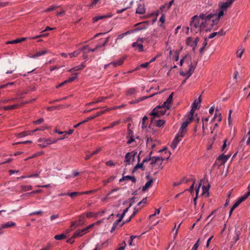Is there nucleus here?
Instances as JSON below:
<instances>
[{"instance_id": "1", "label": "nucleus", "mask_w": 250, "mask_h": 250, "mask_svg": "<svg viewBox=\"0 0 250 250\" xmlns=\"http://www.w3.org/2000/svg\"><path fill=\"white\" fill-rule=\"evenodd\" d=\"M191 31H194L196 33L201 32L202 30L204 29L206 27V25L204 21L200 22L198 17L197 15L194 16L191 18L190 22Z\"/></svg>"}, {"instance_id": "2", "label": "nucleus", "mask_w": 250, "mask_h": 250, "mask_svg": "<svg viewBox=\"0 0 250 250\" xmlns=\"http://www.w3.org/2000/svg\"><path fill=\"white\" fill-rule=\"evenodd\" d=\"M235 0H229L225 2L219 4L220 11L216 19L212 20L213 24H217L220 20V18L224 15V11H226L228 7H230Z\"/></svg>"}, {"instance_id": "3", "label": "nucleus", "mask_w": 250, "mask_h": 250, "mask_svg": "<svg viewBox=\"0 0 250 250\" xmlns=\"http://www.w3.org/2000/svg\"><path fill=\"white\" fill-rule=\"evenodd\" d=\"M167 109L166 107L162 106V105L156 106L149 113V115L152 116L151 122L152 123L156 118H160L166 113Z\"/></svg>"}, {"instance_id": "4", "label": "nucleus", "mask_w": 250, "mask_h": 250, "mask_svg": "<svg viewBox=\"0 0 250 250\" xmlns=\"http://www.w3.org/2000/svg\"><path fill=\"white\" fill-rule=\"evenodd\" d=\"M198 61H194L193 62L191 61L190 63L188 65L189 69L187 72V78H188L190 76H191L192 73H193L194 70L195 69L196 66L197 64Z\"/></svg>"}, {"instance_id": "5", "label": "nucleus", "mask_w": 250, "mask_h": 250, "mask_svg": "<svg viewBox=\"0 0 250 250\" xmlns=\"http://www.w3.org/2000/svg\"><path fill=\"white\" fill-rule=\"evenodd\" d=\"M216 14H209L208 15H206L204 14H201L199 16H198L199 18V19L200 20V19L202 20V21H204L205 24L206 25L208 21H209L210 19L214 17L215 16H216Z\"/></svg>"}, {"instance_id": "6", "label": "nucleus", "mask_w": 250, "mask_h": 250, "mask_svg": "<svg viewBox=\"0 0 250 250\" xmlns=\"http://www.w3.org/2000/svg\"><path fill=\"white\" fill-rule=\"evenodd\" d=\"M136 154V153L134 151L127 153L125 156V162H126L127 164L130 165L131 160L132 162L134 161V157Z\"/></svg>"}, {"instance_id": "7", "label": "nucleus", "mask_w": 250, "mask_h": 250, "mask_svg": "<svg viewBox=\"0 0 250 250\" xmlns=\"http://www.w3.org/2000/svg\"><path fill=\"white\" fill-rule=\"evenodd\" d=\"M192 41L191 37H188L186 41V42L187 45L192 46H197L198 42L199 41V38L196 37L195 40L192 42V43H190V42Z\"/></svg>"}, {"instance_id": "8", "label": "nucleus", "mask_w": 250, "mask_h": 250, "mask_svg": "<svg viewBox=\"0 0 250 250\" xmlns=\"http://www.w3.org/2000/svg\"><path fill=\"white\" fill-rule=\"evenodd\" d=\"M230 155H225L224 154H222L218 157L217 160L221 161V163H220L221 165H224L227 162V161L228 160V159L230 157Z\"/></svg>"}, {"instance_id": "9", "label": "nucleus", "mask_w": 250, "mask_h": 250, "mask_svg": "<svg viewBox=\"0 0 250 250\" xmlns=\"http://www.w3.org/2000/svg\"><path fill=\"white\" fill-rule=\"evenodd\" d=\"M124 173L123 174V175H124ZM125 180H131L133 183L136 182V179L134 176H123V177L119 180V181L121 182Z\"/></svg>"}, {"instance_id": "10", "label": "nucleus", "mask_w": 250, "mask_h": 250, "mask_svg": "<svg viewBox=\"0 0 250 250\" xmlns=\"http://www.w3.org/2000/svg\"><path fill=\"white\" fill-rule=\"evenodd\" d=\"M43 141L45 142L46 144H40L39 145L40 146H41V147H42V148L46 147L47 146V145H50V144H52V140H51L50 139H45L40 138L38 140L39 142H42Z\"/></svg>"}, {"instance_id": "11", "label": "nucleus", "mask_w": 250, "mask_h": 250, "mask_svg": "<svg viewBox=\"0 0 250 250\" xmlns=\"http://www.w3.org/2000/svg\"><path fill=\"white\" fill-rule=\"evenodd\" d=\"M240 231H235V232L232 235H230V237L234 243H236L239 240V237L240 234Z\"/></svg>"}, {"instance_id": "12", "label": "nucleus", "mask_w": 250, "mask_h": 250, "mask_svg": "<svg viewBox=\"0 0 250 250\" xmlns=\"http://www.w3.org/2000/svg\"><path fill=\"white\" fill-rule=\"evenodd\" d=\"M109 37H107L105 41H104V42L102 44H98L96 46V47L94 48V49H88V51H91V52H94L96 50H97L98 49L103 47V46H104L106 45V43L108 42V41H109Z\"/></svg>"}, {"instance_id": "13", "label": "nucleus", "mask_w": 250, "mask_h": 250, "mask_svg": "<svg viewBox=\"0 0 250 250\" xmlns=\"http://www.w3.org/2000/svg\"><path fill=\"white\" fill-rule=\"evenodd\" d=\"M152 123L155 124L156 126L161 127L163 126L165 124V121L161 119L155 120V119H154Z\"/></svg>"}, {"instance_id": "14", "label": "nucleus", "mask_w": 250, "mask_h": 250, "mask_svg": "<svg viewBox=\"0 0 250 250\" xmlns=\"http://www.w3.org/2000/svg\"><path fill=\"white\" fill-rule=\"evenodd\" d=\"M146 9L144 4H140L136 9V13L139 14H143L145 13Z\"/></svg>"}, {"instance_id": "15", "label": "nucleus", "mask_w": 250, "mask_h": 250, "mask_svg": "<svg viewBox=\"0 0 250 250\" xmlns=\"http://www.w3.org/2000/svg\"><path fill=\"white\" fill-rule=\"evenodd\" d=\"M153 183V180L152 179H150L148 181H147L145 185L142 188V191L145 192L148 188L150 187Z\"/></svg>"}, {"instance_id": "16", "label": "nucleus", "mask_w": 250, "mask_h": 250, "mask_svg": "<svg viewBox=\"0 0 250 250\" xmlns=\"http://www.w3.org/2000/svg\"><path fill=\"white\" fill-rule=\"evenodd\" d=\"M26 39V38H21L20 39H17L13 41H9L6 42V44H14V43H18L21 42L23 41H25Z\"/></svg>"}, {"instance_id": "17", "label": "nucleus", "mask_w": 250, "mask_h": 250, "mask_svg": "<svg viewBox=\"0 0 250 250\" xmlns=\"http://www.w3.org/2000/svg\"><path fill=\"white\" fill-rule=\"evenodd\" d=\"M125 59L126 56H124L123 58L120 59L117 61L112 62L110 64H112L114 67H116L118 65L122 64Z\"/></svg>"}, {"instance_id": "18", "label": "nucleus", "mask_w": 250, "mask_h": 250, "mask_svg": "<svg viewBox=\"0 0 250 250\" xmlns=\"http://www.w3.org/2000/svg\"><path fill=\"white\" fill-rule=\"evenodd\" d=\"M15 225H16V224L14 222H7L6 223L2 224L1 225V226L0 227V229H2L7 228L14 227V226H15Z\"/></svg>"}, {"instance_id": "19", "label": "nucleus", "mask_w": 250, "mask_h": 250, "mask_svg": "<svg viewBox=\"0 0 250 250\" xmlns=\"http://www.w3.org/2000/svg\"><path fill=\"white\" fill-rule=\"evenodd\" d=\"M85 67L84 63H82L80 65L76 66L74 67L73 68L69 69L68 70L69 72H72V71H79L82 70L83 68Z\"/></svg>"}, {"instance_id": "20", "label": "nucleus", "mask_w": 250, "mask_h": 250, "mask_svg": "<svg viewBox=\"0 0 250 250\" xmlns=\"http://www.w3.org/2000/svg\"><path fill=\"white\" fill-rule=\"evenodd\" d=\"M112 16V15H103V16H99L95 17L93 18V22H96L99 20H103L105 18H107L111 17Z\"/></svg>"}, {"instance_id": "21", "label": "nucleus", "mask_w": 250, "mask_h": 250, "mask_svg": "<svg viewBox=\"0 0 250 250\" xmlns=\"http://www.w3.org/2000/svg\"><path fill=\"white\" fill-rule=\"evenodd\" d=\"M180 141L179 138H178V137H175L171 144V147L173 149H175Z\"/></svg>"}, {"instance_id": "22", "label": "nucleus", "mask_w": 250, "mask_h": 250, "mask_svg": "<svg viewBox=\"0 0 250 250\" xmlns=\"http://www.w3.org/2000/svg\"><path fill=\"white\" fill-rule=\"evenodd\" d=\"M210 188V185L209 184H208L207 186H203L202 187L203 192L202 194L204 195L205 194H207V196H209V189Z\"/></svg>"}, {"instance_id": "23", "label": "nucleus", "mask_w": 250, "mask_h": 250, "mask_svg": "<svg viewBox=\"0 0 250 250\" xmlns=\"http://www.w3.org/2000/svg\"><path fill=\"white\" fill-rule=\"evenodd\" d=\"M85 232H84L83 229H79L77 231H76L73 235V237L76 238L78 237H80L83 236Z\"/></svg>"}, {"instance_id": "24", "label": "nucleus", "mask_w": 250, "mask_h": 250, "mask_svg": "<svg viewBox=\"0 0 250 250\" xmlns=\"http://www.w3.org/2000/svg\"><path fill=\"white\" fill-rule=\"evenodd\" d=\"M104 113V111H101L100 112H97L95 115H93L92 116H90L89 117H87L85 120L86 122H88L91 120H92L94 118H95L97 117H99L101 116L102 114Z\"/></svg>"}, {"instance_id": "25", "label": "nucleus", "mask_w": 250, "mask_h": 250, "mask_svg": "<svg viewBox=\"0 0 250 250\" xmlns=\"http://www.w3.org/2000/svg\"><path fill=\"white\" fill-rule=\"evenodd\" d=\"M138 42H133L132 46L134 48H137L139 51H143V45L142 43H138Z\"/></svg>"}, {"instance_id": "26", "label": "nucleus", "mask_w": 250, "mask_h": 250, "mask_svg": "<svg viewBox=\"0 0 250 250\" xmlns=\"http://www.w3.org/2000/svg\"><path fill=\"white\" fill-rule=\"evenodd\" d=\"M47 53V51L46 50H44L42 51H39L35 53L31 57L32 58H35L38 57L42 55H44Z\"/></svg>"}, {"instance_id": "27", "label": "nucleus", "mask_w": 250, "mask_h": 250, "mask_svg": "<svg viewBox=\"0 0 250 250\" xmlns=\"http://www.w3.org/2000/svg\"><path fill=\"white\" fill-rule=\"evenodd\" d=\"M172 101L168 98L166 101L163 103L162 106H165L166 107V109H169L170 108V104L172 103Z\"/></svg>"}, {"instance_id": "28", "label": "nucleus", "mask_w": 250, "mask_h": 250, "mask_svg": "<svg viewBox=\"0 0 250 250\" xmlns=\"http://www.w3.org/2000/svg\"><path fill=\"white\" fill-rule=\"evenodd\" d=\"M42 191L41 189H37V190H36L32 191H31L30 192L25 193V194H23L22 196H27V197H29L31 195H33L34 194L41 193Z\"/></svg>"}, {"instance_id": "29", "label": "nucleus", "mask_w": 250, "mask_h": 250, "mask_svg": "<svg viewBox=\"0 0 250 250\" xmlns=\"http://www.w3.org/2000/svg\"><path fill=\"white\" fill-rule=\"evenodd\" d=\"M218 110L216 109V113L214 115V116L213 117V118L212 119V121H215V120L216 119H217V121L218 122H220L221 120H222V116H221V114L219 113L218 114H217V112Z\"/></svg>"}, {"instance_id": "30", "label": "nucleus", "mask_w": 250, "mask_h": 250, "mask_svg": "<svg viewBox=\"0 0 250 250\" xmlns=\"http://www.w3.org/2000/svg\"><path fill=\"white\" fill-rule=\"evenodd\" d=\"M66 238V236L64 234H61L55 236L54 238L57 240H61Z\"/></svg>"}, {"instance_id": "31", "label": "nucleus", "mask_w": 250, "mask_h": 250, "mask_svg": "<svg viewBox=\"0 0 250 250\" xmlns=\"http://www.w3.org/2000/svg\"><path fill=\"white\" fill-rule=\"evenodd\" d=\"M81 51L77 50L74 51L73 52L69 53L68 55L70 58L75 57L80 54Z\"/></svg>"}, {"instance_id": "32", "label": "nucleus", "mask_w": 250, "mask_h": 250, "mask_svg": "<svg viewBox=\"0 0 250 250\" xmlns=\"http://www.w3.org/2000/svg\"><path fill=\"white\" fill-rule=\"evenodd\" d=\"M160 160V157H152L151 159V162L150 165L153 166L157 161Z\"/></svg>"}, {"instance_id": "33", "label": "nucleus", "mask_w": 250, "mask_h": 250, "mask_svg": "<svg viewBox=\"0 0 250 250\" xmlns=\"http://www.w3.org/2000/svg\"><path fill=\"white\" fill-rule=\"evenodd\" d=\"M189 124V122H188V121L184 122L182 124L180 129L182 130H186L187 131V127L188 125Z\"/></svg>"}, {"instance_id": "34", "label": "nucleus", "mask_w": 250, "mask_h": 250, "mask_svg": "<svg viewBox=\"0 0 250 250\" xmlns=\"http://www.w3.org/2000/svg\"><path fill=\"white\" fill-rule=\"evenodd\" d=\"M18 106V104H13L11 106H5L3 108L4 110H12L17 108Z\"/></svg>"}, {"instance_id": "35", "label": "nucleus", "mask_w": 250, "mask_h": 250, "mask_svg": "<svg viewBox=\"0 0 250 250\" xmlns=\"http://www.w3.org/2000/svg\"><path fill=\"white\" fill-rule=\"evenodd\" d=\"M116 178V177L114 176H110L108 179L105 180H103V183L104 185H105L106 184L113 181Z\"/></svg>"}, {"instance_id": "36", "label": "nucleus", "mask_w": 250, "mask_h": 250, "mask_svg": "<svg viewBox=\"0 0 250 250\" xmlns=\"http://www.w3.org/2000/svg\"><path fill=\"white\" fill-rule=\"evenodd\" d=\"M250 195V194H248V193L247 192V194L239 198L237 201L241 204L242 202L244 201Z\"/></svg>"}, {"instance_id": "37", "label": "nucleus", "mask_w": 250, "mask_h": 250, "mask_svg": "<svg viewBox=\"0 0 250 250\" xmlns=\"http://www.w3.org/2000/svg\"><path fill=\"white\" fill-rule=\"evenodd\" d=\"M82 225H83V224H81L80 223H79V222H77V221L72 222L71 223V225L70 226L71 229V230L73 229V227L80 226Z\"/></svg>"}, {"instance_id": "38", "label": "nucleus", "mask_w": 250, "mask_h": 250, "mask_svg": "<svg viewBox=\"0 0 250 250\" xmlns=\"http://www.w3.org/2000/svg\"><path fill=\"white\" fill-rule=\"evenodd\" d=\"M21 189L24 191H28L32 189V187L30 185L29 186H21Z\"/></svg>"}, {"instance_id": "39", "label": "nucleus", "mask_w": 250, "mask_h": 250, "mask_svg": "<svg viewBox=\"0 0 250 250\" xmlns=\"http://www.w3.org/2000/svg\"><path fill=\"white\" fill-rule=\"evenodd\" d=\"M138 211H139V209L137 208H134V211H133L132 214L131 215V216H130V218L128 219V220L126 221L125 222H128L130 221L131 220V219L136 215V214L138 213Z\"/></svg>"}, {"instance_id": "40", "label": "nucleus", "mask_w": 250, "mask_h": 250, "mask_svg": "<svg viewBox=\"0 0 250 250\" xmlns=\"http://www.w3.org/2000/svg\"><path fill=\"white\" fill-rule=\"evenodd\" d=\"M136 92V89L134 88H131L126 91V94L127 95H131L135 94Z\"/></svg>"}, {"instance_id": "41", "label": "nucleus", "mask_w": 250, "mask_h": 250, "mask_svg": "<svg viewBox=\"0 0 250 250\" xmlns=\"http://www.w3.org/2000/svg\"><path fill=\"white\" fill-rule=\"evenodd\" d=\"M74 74L75 75V76L70 77L68 80L65 81V83H66L73 81L74 80H75L77 78L78 73H75Z\"/></svg>"}, {"instance_id": "42", "label": "nucleus", "mask_w": 250, "mask_h": 250, "mask_svg": "<svg viewBox=\"0 0 250 250\" xmlns=\"http://www.w3.org/2000/svg\"><path fill=\"white\" fill-rule=\"evenodd\" d=\"M82 195V193L81 192H71V193L68 192V196H69L71 198H74L76 196H78V195Z\"/></svg>"}, {"instance_id": "43", "label": "nucleus", "mask_w": 250, "mask_h": 250, "mask_svg": "<svg viewBox=\"0 0 250 250\" xmlns=\"http://www.w3.org/2000/svg\"><path fill=\"white\" fill-rule=\"evenodd\" d=\"M47 127H41L40 128H38L36 129H34L33 130H32V131H29V135H32L33 133H34V132H37V131H38V130H43L45 128H46Z\"/></svg>"}, {"instance_id": "44", "label": "nucleus", "mask_w": 250, "mask_h": 250, "mask_svg": "<svg viewBox=\"0 0 250 250\" xmlns=\"http://www.w3.org/2000/svg\"><path fill=\"white\" fill-rule=\"evenodd\" d=\"M244 52V49H238L236 52L237 57L239 58H241Z\"/></svg>"}, {"instance_id": "45", "label": "nucleus", "mask_w": 250, "mask_h": 250, "mask_svg": "<svg viewBox=\"0 0 250 250\" xmlns=\"http://www.w3.org/2000/svg\"><path fill=\"white\" fill-rule=\"evenodd\" d=\"M130 33V31H128L126 32L125 33H124L123 34L119 35L118 36L117 39L116 40V42H117L118 40L122 39L125 35H126L127 34H128Z\"/></svg>"}, {"instance_id": "46", "label": "nucleus", "mask_w": 250, "mask_h": 250, "mask_svg": "<svg viewBox=\"0 0 250 250\" xmlns=\"http://www.w3.org/2000/svg\"><path fill=\"white\" fill-rule=\"evenodd\" d=\"M186 130H182L180 129L179 132L176 137H178V138H179V137L182 138L184 136L185 134L186 133Z\"/></svg>"}, {"instance_id": "47", "label": "nucleus", "mask_w": 250, "mask_h": 250, "mask_svg": "<svg viewBox=\"0 0 250 250\" xmlns=\"http://www.w3.org/2000/svg\"><path fill=\"white\" fill-rule=\"evenodd\" d=\"M147 117L146 116H145L143 118L142 123V127L143 128H145L146 127V125L145 124V121L147 120Z\"/></svg>"}, {"instance_id": "48", "label": "nucleus", "mask_w": 250, "mask_h": 250, "mask_svg": "<svg viewBox=\"0 0 250 250\" xmlns=\"http://www.w3.org/2000/svg\"><path fill=\"white\" fill-rule=\"evenodd\" d=\"M157 94H158V93H154V94H153L151 95H150L149 96H144V97H141L139 100H137V102H139L141 101H143V100L146 99L148 98L152 97V96H153L154 95H155Z\"/></svg>"}, {"instance_id": "49", "label": "nucleus", "mask_w": 250, "mask_h": 250, "mask_svg": "<svg viewBox=\"0 0 250 250\" xmlns=\"http://www.w3.org/2000/svg\"><path fill=\"white\" fill-rule=\"evenodd\" d=\"M143 162L142 163H138L137 165H136V168H141L142 170H145V167L144 166Z\"/></svg>"}, {"instance_id": "50", "label": "nucleus", "mask_w": 250, "mask_h": 250, "mask_svg": "<svg viewBox=\"0 0 250 250\" xmlns=\"http://www.w3.org/2000/svg\"><path fill=\"white\" fill-rule=\"evenodd\" d=\"M58 7L56 6H52L49 8H48L47 9H46L44 12H50V11H53V10H55Z\"/></svg>"}, {"instance_id": "51", "label": "nucleus", "mask_w": 250, "mask_h": 250, "mask_svg": "<svg viewBox=\"0 0 250 250\" xmlns=\"http://www.w3.org/2000/svg\"><path fill=\"white\" fill-rule=\"evenodd\" d=\"M48 35H49L48 33L42 34H40L39 35L36 36L32 38V39H37V38H39L47 37V36H48Z\"/></svg>"}, {"instance_id": "52", "label": "nucleus", "mask_w": 250, "mask_h": 250, "mask_svg": "<svg viewBox=\"0 0 250 250\" xmlns=\"http://www.w3.org/2000/svg\"><path fill=\"white\" fill-rule=\"evenodd\" d=\"M107 98H108L107 97H99L95 101V103H100V102H103L104 100L107 99Z\"/></svg>"}, {"instance_id": "53", "label": "nucleus", "mask_w": 250, "mask_h": 250, "mask_svg": "<svg viewBox=\"0 0 250 250\" xmlns=\"http://www.w3.org/2000/svg\"><path fill=\"white\" fill-rule=\"evenodd\" d=\"M202 182H203V180H200L199 184V186H198V188L196 189V196H197V197H198V193L199 192V189H200V187L202 185Z\"/></svg>"}, {"instance_id": "54", "label": "nucleus", "mask_w": 250, "mask_h": 250, "mask_svg": "<svg viewBox=\"0 0 250 250\" xmlns=\"http://www.w3.org/2000/svg\"><path fill=\"white\" fill-rule=\"evenodd\" d=\"M44 120L43 118H40L37 121H33V124L36 125L41 124L43 122Z\"/></svg>"}, {"instance_id": "55", "label": "nucleus", "mask_w": 250, "mask_h": 250, "mask_svg": "<svg viewBox=\"0 0 250 250\" xmlns=\"http://www.w3.org/2000/svg\"><path fill=\"white\" fill-rule=\"evenodd\" d=\"M137 236L135 235H131L130 237V240H129V245L130 246H134V244H133L132 242L133 239L136 238Z\"/></svg>"}, {"instance_id": "56", "label": "nucleus", "mask_w": 250, "mask_h": 250, "mask_svg": "<svg viewBox=\"0 0 250 250\" xmlns=\"http://www.w3.org/2000/svg\"><path fill=\"white\" fill-rule=\"evenodd\" d=\"M29 135V131H24L21 132L18 134V136L19 137H22V136H25L26 135Z\"/></svg>"}, {"instance_id": "57", "label": "nucleus", "mask_w": 250, "mask_h": 250, "mask_svg": "<svg viewBox=\"0 0 250 250\" xmlns=\"http://www.w3.org/2000/svg\"><path fill=\"white\" fill-rule=\"evenodd\" d=\"M102 150V147H99L98 148H97L94 151H93V152H92L91 154L92 155V156H93V155H95V154H97L98 152H99L101 150Z\"/></svg>"}, {"instance_id": "58", "label": "nucleus", "mask_w": 250, "mask_h": 250, "mask_svg": "<svg viewBox=\"0 0 250 250\" xmlns=\"http://www.w3.org/2000/svg\"><path fill=\"white\" fill-rule=\"evenodd\" d=\"M61 105H59L58 106H50V107H48L47 108V110L48 111H52V110H55V109H58L59 107L61 106Z\"/></svg>"}, {"instance_id": "59", "label": "nucleus", "mask_w": 250, "mask_h": 250, "mask_svg": "<svg viewBox=\"0 0 250 250\" xmlns=\"http://www.w3.org/2000/svg\"><path fill=\"white\" fill-rule=\"evenodd\" d=\"M199 241H200V239H199L198 240V241L196 242V243L194 244V245L193 246V247L192 248V250H197L198 247L199 246Z\"/></svg>"}, {"instance_id": "60", "label": "nucleus", "mask_w": 250, "mask_h": 250, "mask_svg": "<svg viewBox=\"0 0 250 250\" xmlns=\"http://www.w3.org/2000/svg\"><path fill=\"white\" fill-rule=\"evenodd\" d=\"M95 225V224H92L90 225L87 226L85 228L83 229L84 232H86L87 230H88L92 228Z\"/></svg>"}, {"instance_id": "61", "label": "nucleus", "mask_w": 250, "mask_h": 250, "mask_svg": "<svg viewBox=\"0 0 250 250\" xmlns=\"http://www.w3.org/2000/svg\"><path fill=\"white\" fill-rule=\"evenodd\" d=\"M105 212V210H103L102 211L98 212L96 213H95L94 215H93V217L97 218L98 215H101L104 213Z\"/></svg>"}, {"instance_id": "62", "label": "nucleus", "mask_w": 250, "mask_h": 250, "mask_svg": "<svg viewBox=\"0 0 250 250\" xmlns=\"http://www.w3.org/2000/svg\"><path fill=\"white\" fill-rule=\"evenodd\" d=\"M184 179H185V178H183L182 179H181L180 180V182H174L173 183V186L176 187V186H178L181 185L182 184V183L184 181Z\"/></svg>"}, {"instance_id": "63", "label": "nucleus", "mask_w": 250, "mask_h": 250, "mask_svg": "<svg viewBox=\"0 0 250 250\" xmlns=\"http://www.w3.org/2000/svg\"><path fill=\"white\" fill-rule=\"evenodd\" d=\"M74 238L75 237H73V235L70 238L67 240L66 242L68 243L73 244L74 242Z\"/></svg>"}, {"instance_id": "64", "label": "nucleus", "mask_w": 250, "mask_h": 250, "mask_svg": "<svg viewBox=\"0 0 250 250\" xmlns=\"http://www.w3.org/2000/svg\"><path fill=\"white\" fill-rule=\"evenodd\" d=\"M106 165L108 166H113L115 164L112 161L109 160L106 162Z\"/></svg>"}]
</instances>
